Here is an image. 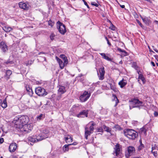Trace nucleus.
<instances>
[{
  "instance_id": "f257e3e1",
  "label": "nucleus",
  "mask_w": 158,
  "mask_h": 158,
  "mask_svg": "<svg viewBox=\"0 0 158 158\" xmlns=\"http://www.w3.org/2000/svg\"><path fill=\"white\" fill-rule=\"evenodd\" d=\"M40 131L41 132V134H40L37 136V139L39 140H42L47 138L49 136L48 134L49 131L48 129L46 127H44L41 129Z\"/></svg>"
},
{
  "instance_id": "f03ea898",
  "label": "nucleus",
  "mask_w": 158,
  "mask_h": 158,
  "mask_svg": "<svg viewBox=\"0 0 158 158\" xmlns=\"http://www.w3.org/2000/svg\"><path fill=\"white\" fill-rule=\"evenodd\" d=\"M124 134L129 139H135L138 135L137 133L131 129H127L124 131Z\"/></svg>"
},
{
  "instance_id": "7ed1b4c3",
  "label": "nucleus",
  "mask_w": 158,
  "mask_h": 158,
  "mask_svg": "<svg viewBox=\"0 0 158 158\" xmlns=\"http://www.w3.org/2000/svg\"><path fill=\"white\" fill-rule=\"evenodd\" d=\"M143 105V102L138 99H135L130 102V108L131 109L135 107H139Z\"/></svg>"
},
{
  "instance_id": "20e7f679",
  "label": "nucleus",
  "mask_w": 158,
  "mask_h": 158,
  "mask_svg": "<svg viewBox=\"0 0 158 158\" xmlns=\"http://www.w3.org/2000/svg\"><path fill=\"white\" fill-rule=\"evenodd\" d=\"M57 28L60 33L64 35L66 32V29L65 26L59 21L57 23Z\"/></svg>"
},
{
  "instance_id": "39448f33",
  "label": "nucleus",
  "mask_w": 158,
  "mask_h": 158,
  "mask_svg": "<svg viewBox=\"0 0 158 158\" xmlns=\"http://www.w3.org/2000/svg\"><path fill=\"white\" fill-rule=\"evenodd\" d=\"M35 93L39 96H43L47 94L45 89L41 87H39L35 89Z\"/></svg>"
},
{
  "instance_id": "423d86ee",
  "label": "nucleus",
  "mask_w": 158,
  "mask_h": 158,
  "mask_svg": "<svg viewBox=\"0 0 158 158\" xmlns=\"http://www.w3.org/2000/svg\"><path fill=\"white\" fill-rule=\"evenodd\" d=\"M90 96V93H89L88 92L85 91L80 96V100L82 102H85L88 99Z\"/></svg>"
},
{
  "instance_id": "0eeeda50",
  "label": "nucleus",
  "mask_w": 158,
  "mask_h": 158,
  "mask_svg": "<svg viewBox=\"0 0 158 158\" xmlns=\"http://www.w3.org/2000/svg\"><path fill=\"white\" fill-rule=\"evenodd\" d=\"M29 121L28 117L27 116H22L18 118V122H20L22 125L26 124Z\"/></svg>"
},
{
  "instance_id": "6e6552de",
  "label": "nucleus",
  "mask_w": 158,
  "mask_h": 158,
  "mask_svg": "<svg viewBox=\"0 0 158 158\" xmlns=\"http://www.w3.org/2000/svg\"><path fill=\"white\" fill-rule=\"evenodd\" d=\"M135 150L134 148L131 146H130L128 148L127 152L125 154L127 158H129L130 156L135 153Z\"/></svg>"
},
{
  "instance_id": "1a4fd4ad",
  "label": "nucleus",
  "mask_w": 158,
  "mask_h": 158,
  "mask_svg": "<svg viewBox=\"0 0 158 158\" xmlns=\"http://www.w3.org/2000/svg\"><path fill=\"white\" fill-rule=\"evenodd\" d=\"M137 72L139 74V77H138V82L140 84V80L142 82L143 84H144L146 81V80L143 75L141 73L140 71H137Z\"/></svg>"
},
{
  "instance_id": "9d476101",
  "label": "nucleus",
  "mask_w": 158,
  "mask_h": 158,
  "mask_svg": "<svg viewBox=\"0 0 158 158\" xmlns=\"http://www.w3.org/2000/svg\"><path fill=\"white\" fill-rule=\"evenodd\" d=\"M0 48L3 52H6L8 50V46L5 42L4 41L0 42Z\"/></svg>"
},
{
  "instance_id": "9b49d317",
  "label": "nucleus",
  "mask_w": 158,
  "mask_h": 158,
  "mask_svg": "<svg viewBox=\"0 0 158 158\" xmlns=\"http://www.w3.org/2000/svg\"><path fill=\"white\" fill-rule=\"evenodd\" d=\"M88 110H84L82 111L81 112L77 114V116L78 117L84 118L87 117L88 113Z\"/></svg>"
},
{
  "instance_id": "f8f14e48",
  "label": "nucleus",
  "mask_w": 158,
  "mask_h": 158,
  "mask_svg": "<svg viewBox=\"0 0 158 158\" xmlns=\"http://www.w3.org/2000/svg\"><path fill=\"white\" fill-rule=\"evenodd\" d=\"M99 73L98 75L99 80H102L104 79V76L105 74L104 68H101L99 70Z\"/></svg>"
},
{
  "instance_id": "ddd939ff",
  "label": "nucleus",
  "mask_w": 158,
  "mask_h": 158,
  "mask_svg": "<svg viewBox=\"0 0 158 158\" xmlns=\"http://www.w3.org/2000/svg\"><path fill=\"white\" fill-rule=\"evenodd\" d=\"M17 147V144L15 143H11L9 147V150L10 152H13L15 151Z\"/></svg>"
},
{
  "instance_id": "4468645a",
  "label": "nucleus",
  "mask_w": 158,
  "mask_h": 158,
  "mask_svg": "<svg viewBox=\"0 0 158 158\" xmlns=\"http://www.w3.org/2000/svg\"><path fill=\"white\" fill-rule=\"evenodd\" d=\"M56 59L57 62H58L60 65V67L61 69H63L64 66L67 64H65L64 62H63L62 60H61L57 56H56Z\"/></svg>"
},
{
  "instance_id": "2eb2a0df",
  "label": "nucleus",
  "mask_w": 158,
  "mask_h": 158,
  "mask_svg": "<svg viewBox=\"0 0 158 158\" xmlns=\"http://www.w3.org/2000/svg\"><path fill=\"white\" fill-rule=\"evenodd\" d=\"M85 138L86 139H87L88 136L89 135H90L91 134L93 133V132L89 130V128L87 127H86L85 128Z\"/></svg>"
},
{
  "instance_id": "dca6fc26",
  "label": "nucleus",
  "mask_w": 158,
  "mask_h": 158,
  "mask_svg": "<svg viewBox=\"0 0 158 158\" xmlns=\"http://www.w3.org/2000/svg\"><path fill=\"white\" fill-rule=\"evenodd\" d=\"M23 131H25L26 132L28 133L29 132L31 131V128H29V127H30L31 125L29 124H25L23 125Z\"/></svg>"
},
{
  "instance_id": "f3484780",
  "label": "nucleus",
  "mask_w": 158,
  "mask_h": 158,
  "mask_svg": "<svg viewBox=\"0 0 158 158\" xmlns=\"http://www.w3.org/2000/svg\"><path fill=\"white\" fill-rule=\"evenodd\" d=\"M66 90L65 89V87L62 86H60L58 90V94H62L64 93Z\"/></svg>"
},
{
  "instance_id": "a211bd4d",
  "label": "nucleus",
  "mask_w": 158,
  "mask_h": 158,
  "mask_svg": "<svg viewBox=\"0 0 158 158\" xmlns=\"http://www.w3.org/2000/svg\"><path fill=\"white\" fill-rule=\"evenodd\" d=\"M5 65H8L9 66H12L14 64V63L12 60L10 59L8 60L7 61L4 62L3 64Z\"/></svg>"
},
{
  "instance_id": "6ab92c4d",
  "label": "nucleus",
  "mask_w": 158,
  "mask_h": 158,
  "mask_svg": "<svg viewBox=\"0 0 158 158\" xmlns=\"http://www.w3.org/2000/svg\"><path fill=\"white\" fill-rule=\"evenodd\" d=\"M19 7L21 9L25 10L28 8L27 4L25 3L21 2L19 3Z\"/></svg>"
},
{
  "instance_id": "aec40b11",
  "label": "nucleus",
  "mask_w": 158,
  "mask_h": 158,
  "mask_svg": "<svg viewBox=\"0 0 158 158\" xmlns=\"http://www.w3.org/2000/svg\"><path fill=\"white\" fill-rule=\"evenodd\" d=\"M113 154L116 156H118V143H117L114 148V152Z\"/></svg>"
},
{
  "instance_id": "412c9836",
  "label": "nucleus",
  "mask_w": 158,
  "mask_h": 158,
  "mask_svg": "<svg viewBox=\"0 0 158 158\" xmlns=\"http://www.w3.org/2000/svg\"><path fill=\"white\" fill-rule=\"evenodd\" d=\"M37 136H36V138H34V137L32 136H30L28 137V139L29 141L32 142H37L40 141V140H39L37 139Z\"/></svg>"
},
{
  "instance_id": "4be33fe9",
  "label": "nucleus",
  "mask_w": 158,
  "mask_h": 158,
  "mask_svg": "<svg viewBox=\"0 0 158 158\" xmlns=\"http://www.w3.org/2000/svg\"><path fill=\"white\" fill-rule=\"evenodd\" d=\"M26 90L28 93L30 95H32L33 94L32 90L31 89L29 85H26L25 86Z\"/></svg>"
},
{
  "instance_id": "5701e85b",
  "label": "nucleus",
  "mask_w": 158,
  "mask_h": 158,
  "mask_svg": "<svg viewBox=\"0 0 158 158\" xmlns=\"http://www.w3.org/2000/svg\"><path fill=\"white\" fill-rule=\"evenodd\" d=\"M60 57L63 59L65 64H67L68 63V60L67 57L65 56V55L61 54L60 56Z\"/></svg>"
},
{
  "instance_id": "b1692460",
  "label": "nucleus",
  "mask_w": 158,
  "mask_h": 158,
  "mask_svg": "<svg viewBox=\"0 0 158 158\" xmlns=\"http://www.w3.org/2000/svg\"><path fill=\"white\" fill-rule=\"evenodd\" d=\"M127 52L119 48V55H120L121 57L127 55Z\"/></svg>"
},
{
  "instance_id": "393cba45",
  "label": "nucleus",
  "mask_w": 158,
  "mask_h": 158,
  "mask_svg": "<svg viewBox=\"0 0 158 158\" xmlns=\"http://www.w3.org/2000/svg\"><path fill=\"white\" fill-rule=\"evenodd\" d=\"M127 83L126 81L123 79L122 81L119 82V85L122 88L124 86L127 84Z\"/></svg>"
},
{
  "instance_id": "a878e982",
  "label": "nucleus",
  "mask_w": 158,
  "mask_h": 158,
  "mask_svg": "<svg viewBox=\"0 0 158 158\" xmlns=\"http://www.w3.org/2000/svg\"><path fill=\"white\" fill-rule=\"evenodd\" d=\"M65 141L67 143L71 142L73 141V138L69 135H68L67 137L65 138Z\"/></svg>"
},
{
  "instance_id": "bb28decb",
  "label": "nucleus",
  "mask_w": 158,
  "mask_h": 158,
  "mask_svg": "<svg viewBox=\"0 0 158 158\" xmlns=\"http://www.w3.org/2000/svg\"><path fill=\"white\" fill-rule=\"evenodd\" d=\"M12 73V72L10 70H8L6 71L5 77H6L8 79Z\"/></svg>"
},
{
  "instance_id": "cd10ccee",
  "label": "nucleus",
  "mask_w": 158,
  "mask_h": 158,
  "mask_svg": "<svg viewBox=\"0 0 158 158\" xmlns=\"http://www.w3.org/2000/svg\"><path fill=\"white\" fill-rule=\"evenodd\" d=\"M71 145V144H66L64 145L63 148V151L64 152H66L68 151L69 150V146Z\"/></svg>"
},
{
  "instance_id": "c85d7f7f",
  "label": "nucleus",
  "mask_w": 158,
  "mask_h": 158,
  "mask_svg": "<svg viewBox=\"0 0 158 158\" xmlns=\"http://www.w3.org/2000/svg\"><path fill=\"white\" fill-rule=\"evenodd\" d=\"M1 106L4 108H6L7 106V103L6 102V99H5L2 103L1 105Z\"/></svg>"
},
{
  "instance_id": "c756f323",
  "label": "nucleus",
  "mask_w": 158,
  "mask_h": 158,
  "mask_svg": "<svg viewBox=\"0 0 158 158\" xmlns=\"http://www.w3.org/2000/svg\"><path fill=\"white\" fill-rule=\"evenodd\" d=\"M112 97H113V98H112L113 101L115 100V99H117V101L116 102V104L114 105V106H116L117 105L118 103V98L116 97V96L114 94H113Z\"/></svg>"
},
{
  "instance_id": "7c9ffc66",
  "label": "nucleus",
  "mask_w": 158,
  "mask_h": 158,
  "mask_svg": "<svg viewBox=\"0 0 158 158\" xmlns=\"http://www.w3.org/2000/svg\"><path fill=\"white\" fill-rule=\"evenodd\" d=\"M146 130L144 128H142L140 129V132L141 134L146 135Z\"/></svg>"
},
{
  "instance_id": "2f4dec72",
  "label": "nucleus",
  "mask_w": 158,
  "mask_h": 158,
  "mask_svg": "<svg viewBox=\"0 0 158 158\" xmlns=\"http://www.w3.org/2000/svg\"><path fill=\"white\" fill-rule=\"evenodd\" d=\"M103 128L105 131H106L108 132H109L110 131L109 128L108 127L106 126L105 125H103Z\"/></svg>"
},
{
  "instance_id": "473e14b6",
  "label": "nucleus",
  "mask_w": 158,
  "mask_h": 158,
  "mask_svg": "<svg viewBox=\"0 0 158 158\" xmlns=\"http://www.w3.org/2000/svg\"><path fill=\"white\" fill-rule=\"evenodd\" d=\"M109 22H110V23L111 25V26L110 27V29H111L112 30H115V27L112 24V23H111V22L110 20H109Z\"/></svg>"
},
{
  "instance_id": "72a5a7b5",
  "label": "nucleus",
  "mask_w": 158,
  "mask_h": 158,
  "mask_svg": "<svg viewBox=\"0 0 158 158\" xmlns=\"http://www.w3.org/2000/svg\"><path fill=\"white\" fill-rule=\"evenodd\" d=\"M94 125V123H92L91 125V126L89 127V130L91 131L93 133V131L94 129V128L93 127V126Z\"/></svg>"
},
{
  "instance_id": "f704fd0d",
  "label": "nucleus",
  "mask_w": 158,
  "mask_h": 158,
  "mask_svg": "<svg viewBox=\"0 0 158 158\" xmlns=\"http://www.w3.org/2000/svg\"><path fill=\"white\" fill-rule=\"evenodd\" d=\"M48 24L49 26H51V27L53 26L54 24V23L50 19L48 21Z\"/></svg>"
},
{
  "instance_id": "c9c22d12",
  "label": "nucleus",
  "mask_w": 158,
  "mask_h": 158,
  "mask_svg": "<svg viewBox=\"0 0 158 158\" xmlns=\"http://www.w3.org/2000/svg\"><path fill=\"white\" fill-rule=\"evenodd\" d=\"M12 29L10 27H6L5 28V31L6 32H10Z\"/></svg>"
},
{
  "instance_id": "e433bc0d",
  "label": "nucleus",
  "mask_w": 158,
  "mask_h": 158,
  "mask_svg": "<svg viewBox=\"0 0 158 158\" xmlns=\"http://www.w3.org/2000/svg\"><path fill=\"white\" fill-rule=\"evenodd\" d=\"M55 35L53 33H51L50 35V38L52 40L54 39V37H55Z\"/></svg>"
},
{
  "instance_id": "4c0bfd02",
  "label": "nucleus",
  "mask_w": 158,
  "mask_h": 158,
  "mask_svg": "<svg viewBox=\"0 0 158 158\" xmlns=\"http://www.w3.org/2000/svg\"><path fill=\"white\" fill-rule=\"evenodd\" d=\"M43 118L44 116L43 114H41L40 115V116L37 117V119L38 120H41L42 119V118Z\"/></svg>"
},
{
  "instance_id": "58836bf2",
  "label": "nucleus",
  "mask_w": 158,
  "mask_h": 158,
  "mask_svg": "<svg viewBox=\"0 0 158 158\" xmlns=\"http://www.w3.org/2000/svg\"><path fill=\"white\" fill-rule=\"evenodd\" d=\"M62 94H58V95L56 97V99L58 100H60L62 98Z\"/></svg>"
},
{
  "instance_id": "ea45409f",
  "label": "nucleus",
  "mask_w": 158,
  "mask_h": 158,
  "mask_svg": "<svg viewBox=\"0 0 158 158\" xmlns=\"http://www.w3.org/2000/svg\"><path fill=\"white\" fill-rule=\"evenodd\" d=\"M152 153L153 154L154 156H155V157H156L157 156V152H156V151H153V148H152Z\"/></svg>"
},
{
  "instance_id": "a19ab883",
  "label": "nucleus",
  "mask_w": 158,
  "mask_h": 158,
  "mask_svg": "<svg viewBox=\"0 0 158 158\" xmlns=\"http://www.w3.org/2000/svg\"><path fill=\"white\" fill-rule=\"evenodd\" d=\"M105 39L106 40V41H107V43L109 45V46H111V44L110 43V42H109V41L108 39L106 37H105Z\"/></svg>"
},
{
  "instance_id": "79ce46f5",
  "label": "nucleus",
  "mask_w": 158,
  "mask_h": 158,
  "mask_svg": "<svg viewBox=\"0 0 158 158\" xmlns=\"http://www.w3.org/2000/svg\"><path fill=\"white\" fill-rule=\"evenodd\" d=\"M98 131L100 132H102L103 131V128L102 127H99L98 129Z\"/></svg>"
},
{
  "instance_id": "37998d69",
  "label": "nucleus",
  "mask_w": 158,
  "mask_h": 158,
  "mask_svg": "<svg viewBox=\"0 0 158 158\" xmlns=\"http://www.w3.org/2000/svg\"><path fill=\"white\" fill-rule=\"evenodd\" d=\"M91 5L93 6H95L96 7H98V4L95 2H92L91 3Z\"/></svg>"
},
{
  "instance_id": "c03bdc74",
  "label": "nucleus",
  "mask_w": 158,
  "mask_h": 158,
  "mask_svg": "<svg viewBox=\"0 0 158 158\" xmlns=\"http://www.w3.org/2000/svg\"><path fill=\"white\" fill-rule=\"evenodd\" d=\"M104 59L108 61L111 60V59L106 56Z\"/></svg>"
},
{
  "instance_id": "a18cd8bd",
  "label": "nucleus",
  "mask_w": 158,
  "mask_h": 158,
  "mask_svg": "<svg viewBox=\"0 0 158 158\" xmlns=\"http://www.w3.org/2000/svg\"><path fill=\"white\" fill-rule=\"evenodd\" d=\"M84 2V4L87 6V7L88 8H89V6H88V5L87 3V2L85 1V0H82Z\"/></svg>"
},
{
  "instance_id": "49530a36",
  "label": "nucleus",
  "mask_w": 158,
  "mask_h": 158,
  "mask_svg": "<svg viewBox=\"0 0 158 158\" xmlns=\"http://www.w3.org/2000/svg\"><path fill=\"white\" fill-rule=\"evenodd\" d=\"M100 54L104 59V58L105 56H106L104 53H100Z\"/></svg>"
},
{
  "instance_id": "de8ad7c7",
  "label": "nucleus",
  "mask_w": 158,
  "mask_h": 158,
  "mask_svg": "<svg viewBox=\"0 0 158 158\" xmlns=\"http://www.w3.org/2000/svg\"><path fill=\"white\" fill-rule=\"evenodd\" d=\"M4 142V139L3 138H1L0 139V143H2Z\"/></svg>"
},
{
  "instance_id": "09e8293b",
  "label": "nucleus",
  "mask_w": 158,
  "mask_h": 158,
  "mask_svg": "<svg viewBox=\"0 0 158 158\" xmlns=\"http://www.w3.org/2000/svg\"><path fill=\"white\" fill-rule=\"evenodd\" d=\"M137 21L138 23L139 24L141 27H142V24L139 21V20H137Z\"/></svg>"
},
{
  "instance_id": "8fccbe9b",
  "label": "nucleus",
  "mask_w": 158,
  "mask_h": 158,
  "mask_svg": "<svg viewBox=\"0 0 158 158\" xmlns=\"http://www.w3.org/2000/svg\"><path fill=\"white\" fill-rule=\"evenodd\" d=\"M77 144V142H74L72 144H71V145H75Z\"/></svg>"
},
{
  "instance_id": "3c124183",
  "label": "nucleus",
  "mask_w": 158,
  "mask_h": 158,
  "mask_svg": "<svg viewBox=\"0 0 158 158\" xmlns=\"http://www.w3.org/2000/svg\"><path fill=\"white\" fill-rule=\"evenodd\" d=\"M155 59L157 60V61H158V56L157 55H155L154 56Z\"/></svg>"
},
{
  "instance_id": "603ef678",
  "label": "nucleus",
  "mask_w": 158,
  "mask_h": 158,
  "mask_svg": "<svg viewBox=\"0 0 158 158\" xmlns=\"http://www.w3.org/2000/svg\"><path fill=\"white\" fill-rule=\"evenodd\" d=\"M154 115L156 116H157L158 115V113L156 112H154Z\"/></svg>"
},
{
  "instance_id": "864d4df0",
  "label": "nucleus",
  "mask_w": 158,
  "mask_h": 158,
  "mask_svg": "<svg viewBox=\"0 0 158 158\" xmlns=\"http://www.w3.org/2000/svg\"><path fill=\"white\" fill-rule=\"evenodd\" d=\"M151 64L153 66H155V64L154 62L152 61L151 62Z\"/></svg>"
},
{
  "instance_id": "5fc2aeb1",
  "label": "nucleus",
  "mask_w": 158,
  "mask_h": 158,
  "mask_svg": "<svg viewBox=\"0 0 158 158\" xmlns=\"http://www.w3.org/2000/svg\"><path fill=\"white\" fill-rule=\"evenodd\" d=\"M83 76V74H80L78 75V77H82Z\"/></svg>"
},
{
  "instance_id": "6e6d98bb",
  "label": "nucleus",
  "mask_w": 158,
  "mask_h": 158,
  "mask_svg": "<svg viewBox=\"0 0 158 158\" xmlns=\"http://www.w3.org/2000/svg\"><path fill=\"white\" fill-rule=\"evenodd\" d=\"M120 45H121V46H122L123 47L124 46V44L123 43H122V42H120Z\"/></svg>"
},
{
  "instance_id": "4d7b16f0",
  "label": "nucleus",
  "mask_w": 158,
  "mask_h": 158,
  "mask_svg": "<svg viewBox=\"0 0 158 158\" xmlns=\"http://www.w3.org/2000/svg\"><path fill=\"white\" fill-rule=\"evenodd\" d=\"M120 6L121 8H124L125 7V6L124 5H120Z\"/></svg>"
},
{
  "instance_id": "13d9d810",
  "label": "nucleus",
  "mask_w": 158,
  "mask_h": 158,
  "mask_svg": "<svg viewBox=\"0 0 158 158\" xmlns=\"http://www.w3.org/2000/svg\"><path fill=\"white\" fill-rule=\"evenodd\" d=\"M142 20L144 22H145V21H146V18H143L142 19Z\"/></svg>"
},
{
  "instance_id": "bf43d9fd",
  "label": "nucleus",
  "mask_w": 158,
  "mask_h": 158,
  "mask_svg": "<svg viewBox=\"0 0 158 158\" xmlns=\"http://www.w3.org/2000/svg\"><path fill=\"white\" fill-rule=\"evenodd\" d=\"M156 52H157L158 53V50L156 49H155L154 48L153 49Z\"/></svg>"
},
{
  "instance_id": "052dcab7",
  "label": "nucleus",
  "mask_w": 158,
  "mask_h": 158,
  "mask_svg": "<svg viewBox=\"0 0 158 158\" xmlns=\"http://www.w3.org/2000/svg\"><path fill=\"white\" fill-rule=\"evenodd\" d=\"M41 54H45V53H44V52H40L39 53V54L40 55Z\"/></svg>"
},
{
  "instance_id": "680f3d73",
  "label": "nucleus",
  "mask_w": 158,
  "mask_h": 158,
  "mask_svg": "<svg viewBox=\"0 0 158 158\" xmlns=\"http://www.w3.org/2000/svg\"><path fill=\"white\" fill-rule=\"evenodd\" d=\"M149 51L150 52H154L153 51H152V50H151L150 49H149Z\"/></svg>"
},
{
  "instance_id": "e2e57ef3",
  "label": "nucleus",
  "mask_w": 158,
  "mask_h": 158,
  "mask_svg": "<svg viewBox=\"0 0 158 158\" xmlns=\"http://www.w3.org/2000/svg\"><path fill=\"white\" fill-rule=\"evenodd\" d=\"M28 128H31V129H32V127L31 126H31L30 127H28Z\"/></svg>"
},
{
  "instance_id": "0e129e2a",
  "label": "nucleus",
  "mask_w": 158,
  "mask_h": 158,
  "mask_svg": "<svg viewBox=\"0 0 158 158\" xmlns=\"http://www.w3.org/2000/svg\"><path fill=\"white\" fill-rule=\"evenodd\" d=\"M119 63H120V64H122V61H120V62H119Z\"/></svg>"
},
{
  "instance_id": "69168bd1",
  "label": "nucleus",
  "mask_w": 158,
  "mask_h": 158,
  "mask_svg": "<svg viewBox=\"0 0 158 158\" xmlns=\"http://www.w3.org/2000/svg\"><path fill=\"white\" fill-rule=\"evenodd\" d=\"M156 64L157 66H158V63H156Z\"/></svg>"
},
{
  "instance_id": "338daca9",
  "label": "nucleus",
  "mask_w": 158,
  "mask_h": 158,
  "mask_svg": "<svg viewBox=\"0 0 158 158\" xmlns=\"http://www.w3.org/2000/svg\"><path fill=\"white\" fill-rule=\"evenodd\" d=\"M12 158H17L16 157H13Z\"/></svg>"
},
{
  "instance_id": "774afa93",
  "label": "nucleus",
  "mask_w": 158,
  "mask_h": 158,
  "mask_svg": "<svg viewBox=\"0 0 158 158\" xmlns=\"http://www.w3.org/2000/svg\"><path fill=\"white\" fill-rule=\"evenodd\" d=\"M44 60L45 61V60H46V58H45V57H44Z\"/></svg>"
}]
</instances>
